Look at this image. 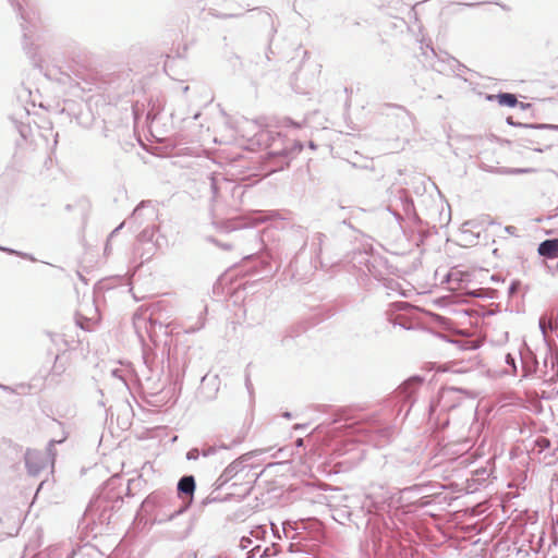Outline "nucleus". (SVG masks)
Masks as SVG:
<instances>
[{"label": "nucleus", "instance_id": "nucleus-35", "mask_svg": "<svg viewBox=\"0 0 558 558\" xmlns=\"http://www.w3.org/2000/svg\"><path fill=\"white\" fill-rule=\"evenodd\" d=\"M75 323H76V326L80 327L81 329L85 330V331H90L92 330V319L86 317V316H83L81 314H76L75 315Z\"/></svg>", "mask_w": 558, "mask_h": 558}, {"label": "nucleus", "instance_id": "nucleus-57", "mask_svg": "<svg viewBox=\"0 0 558 558\" xmlns=\"http://www.w3.org/2000/svg\"><path fill=\"white\" fill-rule=\"evenodd\" d=\"M283 122L287 126L299 128V124L295 121H293L291 118H284Z\"/></svg>", "mask_w": 558, "mask_h": 558}, {"label": "nucleus", "instance_id": "nucleus-31", "mask_svg": "<svg viewBox=\"0 0 558 558\" xmlns=\"http://www.w3.org/2000/svg\"><path fill=\"white\" fill-rule=\"evenodd\" d=\"M260 475H262V472H259V473H254V474H253V477H254V480H253V481H246L244 484L233 483V484L231 485V487L236 488V487L244 486V488H243V490H242V496H243V497H246V496H248V495L252 493V490H253V488H254V484H255V482L258 480V477H259Z\"/></svg>", "mask_w": 558, "mask_h": 558}, {"label": "nucleus", "instance_id": "nucleus-47", "mask_svg": "<svg viewBox=\"0 0 558 558\" xmlns=\"http://www.w3.org/2000/svg\"><path fill=\"white\" fill-rule=\"evenodd\" d=\"M521 286L519 280H513L509 286V293L513 294L517 292V289Z\"/></svg>", "mask_w": 558, "mask_h": 558}, {"label": "nucleus", "instance_id": "nucleus-17", "mask_svg": "<svg viewBox=\"0 0 558 558\" xmlns=\"http://www.w3.org/2000/svg\"><path fill=\"white\" fill-rule=\"evenodd\" d=\"M220 379L218 375L205 374L201 379L197 396L203 401H211L216 399L219 391Z\"/></svg>", "mask_w": 558, "mask_h": 558}, {"label": "nucleus", "instance_id": "nucleus-64", "mask_svg": "<svg viewBox=\"0 0 558 558\" xmlns=\"http://www.w3.org/2000/svg\"><path fill=\"white\" fill-rule=\"evenodd\" d=\"M506 231H507L508 233H510V234H513V233H514V231H515V227H513V226H508V227H506Z\"/></svg>", "mask_w": 558, "mask_h": 558}, {"label": "nucleus", "instance_id": "nucleus-41", "mask_svg": "<svg viewBox=\"0 0 558 558\" xmlns=\"http://www.w3.org/2000/svg\"><path fill=\"white\" fill-rule=\"evenodd\" d=\"M208 179L210 181V191L213 193V196L216 197L219 194L218 181L213 173L209 174Z\"/></svg>", "mask_w": 558, "mask_h": 558}, {"label": "nucleus", "instance_id": "nucleus-63", "mask_svg": "<svg viewBox=\"0 0 558 558\" xmlns=\"http://www.w3.org/2000/svg\"><path fill=\"white\" fill-rule=\"evenodd\" d=\"M255 557H256V553L254 551V549L246 551V558H255Z\"/></svg>", "mask_w": 558, "mask_h": 558}, {"label": "nucleus", "instance_id": "nucleus-18", "mask_svg": "<svg viewBox=\"0 0 558 558\" xmlns=\"http://www.w3.org/2000/svg\"><path fill=\"white\" fill-rule=\"evenodd\" d=\"M492 475V470L486 466H481L476 470L471 471L470 476L466 478V490L468 493H475L482 487H486Z\"/></svg>", "mask_w": 558, "mask_h": 558}, {"label": "nucleus", "instance_id": "nucleus-7", "mask_svg": "<svg viewBox=\"0 0 558 558\" xmlns=\"http://www.w3.org/2000/svg\"><path fill=\"white\" fill-rule=\"evenodd\" d=\"M444 486L438 482H423L401 489V498L405 500L407 511L414 512L433 505H442L447 496Z\"/></svg>", "mask_w": 558, "mask_h": 558}, {"label": "nucleus", "instance_id": "nucleus-13", "mask_svg": "<svg viewBox=\"0 0 558 558\" xmlns=\"http://www.w3.org/2000/svg\"><path fill=\"white\" fill-rule=\"evenodd\" d=\"M399 201L402 206V210L405 215V217L417 228V232L420 235V239L424 241L427 239L432 232L429 230H425L424 227H427L428 223L425 222L417 214L414 205V201L411 197V195L403 191L401 192L399 196Z\"/></svg>", "mask_w": 558, "mask_h": 558}, {"label": "nucleus", "instance_id": "nucleus-50", "mask_svg": "<svg viewBox=\"0 0 558 558\" xmlns=\"http://www.w3.org/2000/svg\"><path fill=\"white\" fill-rule=\"evenodd\" d=\"M245 387H246L248 393L252 396L253 395V385H252L248 374L245 375Z\"/></svg>", "mask_w": 558, "mask_h": 558}, {"label": "nucleus", "instance_id": "nucleus-6", "mask_svg": "<svg viewBox=\"0 0 558 558\" xmlns=\"http://www.w3.org/2000/svg\"><path fill=\"white\" fill-rule=\"evenodd\" d=\"M177 498L171 490L156 489L151 492L141 504L137 515L143 517L151 524H163L183 514Z\"/></svg>", "mask_w": 558, "mask_h": 558}, {"label": "nucleus", "instance_id": "nucleus-32", "mask_svg": "<svg viewBox=\"0 0 558 558\" xmlns=\"http://www.w3.org/2000/svg\"><path fill=\"white\" fill-rule=\"evenodd\" d=\"M12 122L15 125L16 131L21 135L23 140H26L31 134V126L28 123H24L22 121H17L15 118H11Z\"/></svg>", "mask_w": 558, "mask_h": 558}, {"label": "nucleus", "instance_id": "nucleus-37", "mask_svg": "<svg viewBox=\"0 0 558 558\" xmlns=\"http://www.w3.org/2000/svg\"><path fill=\"white\" fill-rule=\"evenodd\" d=\"M206 240L208 242L214 243L215 245L221 247L225 251H230L233 247V244L231 242H221L211 235L207 236Z\"/></svg>", "mask_w": 558, "mask_h": 558}, {"label": "nucleus", "instance_id": "nucleus-30", "mask_svg": "<svg viewBox=\"0 0 558 558\" xmlns=\"http://www.w3.org/2000/svg\"><path fill=\"white\" fill-rule=\"evenodd\" d=\"M262 22L264 24H269L270 25V32H269L270 39H269L268 51L266 52V58L269 60L270 59L269 53H274V51L271 49V40H272V37L275 36V34L277 33V27L275 26L272 16H271V14L269 12H264L263 13Z\"/></svg>", "mask_w": 558, "mask_h": 558}, {"label": "nucleus", "instance_id": "nucleus-43", "mask_svg": "<svg viewBox=\"0 0 558 558\" xmlns=\"http://www.w3.org/2000/svg\"><path fill=\"white\" fill-rule=\"evenodd\" d=\"M293 338H294V336H293V333H292V330H288V331L286 332V335H284V336L282 337V339H281V343H282V345H284V347L290 345V342L293 340Z\"/></svg>", "mask_w": 558, "mask_h": 558}, {"label": "nucleus", "instance_id": "nucleus-8", "mask_svg": "<svg viewBox=\"0 0 558 558\" xmlns=\"http://www.w3.org/2000/svg\"><path fill=\"white\" fill-rule=\"evenodd\" d=\"M364 507L379 515L384 513L391 514L399 508H403L407 511L405 500L401 498V489L395 493L384 486H373L371 488L365 496Z\"/></svg>", "mask_w": 558, "mask_h": 558}, {"label": "nucleus", "instance_id": "nucleus-22", "mask_svg": "<svg viewBox=\"0 0 558 558\" xmlns=\"http://www.w3.org/2000/svg\"><path fill=\"white\" fill-rule=\"evenodd\" d=\"M537 253L545 259L558 258V238L546 239L537 246Z\"/></svg>", "mask_w": 558, "mask_h": 558}, {"label": "nucleus", "instance_id": "nucleus-16", "mask_svg": "<svg viewBox=\"0 0 558 558\" xmlns=\"http://www.w3.org/2000/svg\"><path fill=\"white\" fill-rule=\"evenodd\" d=\"M520 363L523 378H538L541 365L536 355L530 348L520 351Z\"/></svg>", "mask_w": 558, "mask_h": 558}, {"label": "nucleus", "instance_id": "nucleus-19", "mask_svg": "<svg viewBox=\"0 0 558 558\" xmlns=\"http://www.w3.org/2000/svg\"><path fill=\"white\" fill-rule=\"evenodd\" d=\"M25 468L28 475L37 476L45 468L43 454L38 450L27 449L24 453Z\"/></svg>", "mask_w": 558, "mask_h": 558}, {"label": "nucleus", "instance_id": "nucleus-44", "mask_svg": "<svg viewBox=\"0 0 558 558\" xmlns=\"http://www.w3.org/2000/svg\"><path fill=\"white\" fill-rule=\"evenodd\" d=\"M0 251L7 253L9 255H14L17 257H20V254H21V251H17V250L9 247V246H3V245H0Z\"/></svg>", "mask_w": 558, "mask_h": 558}, {"label": "nucleus", "instance_id": "nucleus-51", "mask_svg": "<svg viewBox=\"0 0 558 558\" xmlns=\"http://www.w3.org/2000/svg\"><path fill=\"white\" fill-rule=\"evenodd\" d=\"M158 112L159 108H156L154 105L153 108L147 112V119H155Z\"/></svg>", "mask_w": 558, "mask_h": 558}, {"label": "nucleus", "instance_id": "nucleus-52", "mask_svg": "<svg viewBox=\"0 0 558 558\" xmlns=\"http://www.w3.org/2000/svg\"><path fill=\"white\" fill-rule=\"evenodd\" d=\"M395 306L399 311H407L410 307V304L408 302H397V303H395Z\"/></svg>", "mask_w": 558, "mask_h": 558}, {"label": "nucleus", "instance_id": "nucleus-3", "mask_svg": "<svg viewBox=\"0 0 558 558\" xmlns=\"http://www.w3.org/2000/svg\"><path fill=\"white\" fill-rule=\"evenodd\" d=\"M251 147L266 149L265 161L268 173H275L287 169L292 159L301 154L304 145L301 141L290 140L281 132L268 128L259 129L250 140Z\"/></svg>", "mask_w": 558, "mask_h": 558}, {"label": "nucleus", "instance_id": "nucleus-49", "mask_svg": "<svg viewBox=\"0 0 558 558\" xmlns=\"http://www.w3.org/2000/svg\"><path fill=\"white\" fill-rule=\"evenodd\" d=\"M215 501H218V498L217 497H206L204 498L202 501H201V507L204 508L206 507L207 505H209L210 502H215Z\"/></svg>", "mask_w": 558, "mask_h": 558}, {"label": "nucleus", "instance_id": "nucleus-38", "mask_svg": "<svg viewBox=\"0 0 558 558\" xmlns=\"http://www.w3.org/2000/svg\"><path fill=\"white\" fill-rule=\"evenodd\" d=\"M505 362L511 368L512 373L517 374V372H518L517 357L511 353H507L505 356Z\"/></svg>", "mask_w": 558, "mask_h": 558}, {"label": "nucleus", "instance_id": "nucleus-42", "mask_svg": "<svg viewBox=\"0 0 558 558\" xmlns=\"http://www.w3.org/2000/svg\"><path fill=\"white\" fill-rule=\"evenodd\" d=\"M252 544H253V541H252V538H251L250 536H242V537L240 538V544H239V546H240V548H241V549L245 550V549H247Z\"/></svg>", "mask_w": 558, "mask_h": 558}, {"label": "nucleus", "instance_id": "nucleus-45", "mask_svg": "<svg viewBox=\"0 0 558 558\" xmlns=\"http://www.w3.org/2000/svg\"><path fill=\"white\" fill-rule=\"evenodd\" d=\"M124 227V222H121L118 227H116L110 233L109 235L107 236L109 241H111L114 236H117L119 234V232L122 230V228Z\"/></svg>", "mask_w": 558, "mask_h": 558}, {"label": "nucleus", "instance_id": "nucleus-20", "mask_svg": "<svg viewBox=\"0 0 558 558\" xmlns=\"http://www.w3.org/2000/svg\"><path fill=\"white\" fill-rule=\"evenodd\" d=\"M478 168L485 172L494 173V174H501V175L527 174V173H534L537 171V169L532 168V167H525V168L494 167V166H489L485 162H480Z\"/></svg>", "mask_w": 558, "mask_h": 558}, {"label": "nucleus", "instance_id": "nucleus-62", "mask_svg": "<svg viewBox=\"0 0 558 558\" xmlns=\"http://www.w3.org/2000/svg\"><path fill=\"white\" fill-rule=\"evenodd\" d=\"M47 336H49V338L51 339L52 342H56V338H59L58 333H54L51 331H47Z\"/></svg>", "mask_w": 558, "mask_h": 558}, {"label": "nucleus", "instance_id": "nucleus-59", "mask_svg": "<svg viewBox=\"0 0 558 558\" xmlns=\"http://www.w3.org/2000/svg\"><path fill=\"white\" fill-rule=\"evenodd\" d=\"M270 549L268 547L264 548L263 551L259 554V558H268L269 557Z\"/></svg>", "mask_w": 558, "mask_h": 558}, {"label": "nucleus", "instance_id": "nucleus-23", "mask_svg": "<svg viewBox=\"0 0 558 558\" xmlns=\"http://www.w3.org/2000/svg\"><path fill=\"white\" fill-rule=\"evenodd\" d=\"M169 375L171 377V391L174 397V403L177 402L179 396L181 395L183 387V378H184V369H180L179 366L175 368L169 365Z\"/></svg>", "mask_w": 558, "mask_h": 558}, {"label": "nucleus", "instance_id": "nucleus-26", "mask_svg": "<svg viewBox=\"0 0 558 558\" xmlns=\"http://www.w3.org/2000/svg\"><path fill=\"white\" fill-rule=\"evenodd\" d=\"M387 320L392 326H395V327L399 326V327L403 328L404 330H415L421 327L420 323H417V322L410 320V319H402L401 317L392 315V314L388 315Z\"/></svg>", "mask_w": 558, "mask_h": 558}, {"label": "nucleus", "instance_id": "nucleus-46", "mask_svg": "<svg viewBox=\"0 0 558 558\" xmlns=\"http://www.w3.org/2000/svg\"><path fill=\"white\" fill-rule=\"evenodd\" d=\"M153 247H154V244H151V246L149 247L148 252H145V253L141 254L142 263L148 262L151 258V256L154 254Z\"/></svg>", "mask_w": 558, "mask_h": 558}, {"label": "nucleus", "instance_id": "nucleus-48", "mask_svg": "<svg viewBox=\"0 0 558 558\" xmlns=\"http://www.w3.org/2000/svg\"><path fill=\"white\" fill-rule=\"evenodd\" d=\"M20 257L23 258V259H26V260H31V262H37L36 257L31 254V253H26V252H22L21 251V254H20Z\"/></svg>", "mask_w": 558, "mask_h": 558}, {"label": "nucleus", "instance_id": "nucleus-55", "mask_svg": "<svg viewBox=\"0 0 558 558\" xmlns=\"http://www.w3.org/2000/svg\"><path fill=\"white\" fill-rule=\"evenodd\" d=\"M445 57L449 62L456 63L459 68H465L463 64H461L454 57L449 56L447 52L445 53Z\"/></svg>", "mask_w": 558, "mask_h": 558}, {"label": "nucleus", "instance_id": "nucleus-5", "mask_svg": "<svg viewBox=\"0 0 558 558\" xmlns=\"http://www.w3.org/2000/svg\"><path fill=\"white\" fill-rule=\"evenodd\" d=\"M335 241L327 236L325 233L317 232L314 234L312 239V250L314 253V259L311 257L310 260L304 259V264L300 266L301 258L304 255V250L306 246V241H304L300 251L293 256L290 262V268L292 270L293 277L302 280L307 277L308 274L313 272L314 269H317V264L320 267H324L328 264H333V257L338 254L336 252Z\"/></svg>", "mask_w": 558, "mask_h": 558}, {"label": "nucleus", "instance_id": "nucleus-36", "mask_svg": "<svg viewBox=\"0 0 558 558\" xmlns=\"http://www.w3.org/2000/svg\"><path fill=\"white\" fill-rule=\"evenodd\" d=\"M246 434L247 432L245 429H241L238 435L229 444H227L228 450L241 445L244 441Z\"/></svg>", "mask_w": 558, "mask_h": 558}, {"label": "nucleus", "instance_id": "nucleus-53", "mask_svg": "<svg viewBox=\"0 0 558 558\" xmlns=\"http://www.w3.org/2000/svg\"><path fill=\"white\" fill-rule=\"evenodd\" d=\"M241 13H219V14H216V16L220 17V19H229V17H236V16H240Z\"/></svg>", "mask_w": 558, "mask_h": 558}, {"label": "nucleus", "instance_id": "nucleus-21", "mask_svg": "<svg viewBox=\"0 0 558 558\" xmlns=\"http://www.w3.org/2000/svg\"><path fill=\"white\" fill-rule=\"evenodd\" d=\"M245 266L252 263V266H247L246 272L252 275H259L267 271V268H270V263L268 259L257 256L256 254H250L244 257ZM270 271V269H268Z\"/></svg>", "mask_w": 558, "mask_h": 558}, {"label": "nucleus", "instance_id": "nucleus-15", "mask_svg": "<svg viewBox=\"0 0 558 558\" xmlns=\"http://www.w3.org/2000/svg\"><path fill=\"white\" fill-rule=\"evenodd\" d=\"M256 456V451H250L238 459L233 460L219 475V477L214 483L215 490L221 489L225 485H227L233 477L239 475L246 465L244 462L248 461L251 458Z\"/></svg>", "mask_w": 558, "mask_h": 558}, {"label": "nucleus", "instance_id": "nucleus-11", "mask_svg": "<svg viewBox=\"0 0 558 558\" xmlns=\"http://www.w3.org/2000/svg\"><path fill=\"white\" fill-rule=\"evenodd\" d=\"M10 4L16 11L20 19L23 21L21 23V27L23 31V49L25 50L26 54L32 60V63L34 66H40L41 59L37 58L36 51L33 49V44H28V38L31 36L32 31L29 29L28 25L32 26V19L29 17L28 13L23 7V3L25 0H9Z\"/></svg>", "mask_w": 558, "mask_h": 558}, {"label": "nucleus", "instance_id": "nucleus-60", "mask_svg": "<svg viewBox=\"0 0 558 558\" xmlns=\"http://www.w3.org/2000/svg\"><path fill=\"white\" fill-rule=\"evenodd\" d=\"M489 1H487L488 3ZM483 3H486V1H478V2H470V3H463L465 7H470V8H473V7H477V5H481Z\"/></svg>", "mask_w": 558, "mask_h": 558}, {"label": "nucleus", "instance_id": "nucleus-39", "mask_svg": "<svg viewBox=\"0 0 558 558\" xmlns=\"http://www.w3.org/2000/svg\"><path fill=\"white\" fill-rule=\"evenodd\" d=\"M201 456V450L199 448H196V447H193L191 448L186 454H185V458L189 460V461H196Z\"/></svg>", "mask_w": 558, "mask_h": 558}, {"label": "nucleus", "instance_id": "nucleus-2", "mask_svg": "<svg viewBox=\"0 0 558 558\" xmlns=\"http://www.w3.org/2000/svg\"><path fill=\"white\" fill-rule=\"evenodd\" d=\"M136 480H128L126 484L121 475H113L98 488L97 493L89 500L85 512L80 521L82 529L97 534L109 531V524L113 514L124 504V496H133L131 485Z\"/></svg>", "mask_w": 558, "mask_h": 558}, {"label": "nucleus", "instance_id": "nucleus-1", "mask_svg": "<svg viewBox=\"0 0 558 558\" xmlns=\"http://www.w3.org/2000/svg\"><path fill=\"white\" fill-rule=\"evenodd\" d=\"M422 383L421 376H413L384 401L378 412L354 414L347 418L344 422L347 436L354 441L372 442L376 447L387 444L396 428L392 421L401 415L405 405L408 409L403 420L408 416L414 403L416 389Z\"/></svg>", "mask_w": 558, "mask_h": 558}, {"label": "nucleus", "instance_id": "nucleus-12", "mask_svg": "<svg viewBox=\"0 0 558 558\" xmlns=\"http://www.w3.org/2000/svg\"><path fill=\"white\" fill-rule=\"evenodd\" d=\"M196 490V478L193 474L182 475L175 487L177 499H180L179 506L184 513L192 507Z\"/></svg>", "mask_w": 558, "mask_h": 558}, {"label": "nucleus", "instance_id": "nucleus-25", "mask_svg": "<svg viewBox=\"0 0 558 558\" xmlns=\"http://www.w3.org/2000/svg\"><path fill=\"white\" fill-rule=\"evenodd\" d=\"M507 124L515 128L525 129H554L558 130V124H549V123H522L518 122L513 119V117L509 116L506 119Z\"/></svg>", "mask_w": 558, "mask_h": 558}, {"label": "nucleus", "instance_id": "nucleus-29", "mask_svg": "<svg viewBox=\"0 0 558 558\" xmlns=\"http://www.w3.org/2000/svg\"><path fill=\"white\" fill-rule=\"evenodd\" d=\"M199 450L202 457L208 458L210 456H214L218 450H228V447L227 442L218 440L214 445L204 444Z\"/></svg>", "mask_w": 558, "mask_h": 558}, {"label": "nucleus", "instance_id": "nucleus-10", "mask_svg": "<svg viewBox=\"0 0 558 558\" xmlns=\"http://www.w3.org/2000/svg\"><path fill=\"white\" fill-rule=\"evenodd\" d=\"M524 131L525 132L518 138V142L522 147L531 148L537 153H543L550 149L556 143L553 132H558V130L525 129Z\"/></svg>", "mask_w": 558, "mask_h": 558}, {"label": "nucleus", "instance_id": "nucleus-34", "mask_svg": "<svg viewBox=\"0 0 558 558\" xmlns=\"http://www.w3.org/2000/svg\"><path fill=\"white\" fill-rule=\"evenodd\" d=\"M110 374L113 378H117L118 380H120L126 389H130L129 383H128L129 371L116 367V368L111 369Z\"/></svg>", "mask_w": 558, "mask_h": 558}, {"label": "nucleus", "instance_id": "nucleus-40", "mask_svg": "<svg viewBox=\"0 0 558 558\" xmlns=\"http://www.w3.org/2000/svg\"><path fill=\"white\" fill-rule=\"evenodd\" d=\"M384 286L386 289L390 290V291H396L398 292L399 289H400V283L395 280V279H386L384 281Z\"/></svg>", "mask_w": 558, "mask_h": 558}, {"label": "nucleus", "instance_id": "nucleus-54", "mask_svg": "<svg viewBox=\"0 0 558 558\" xmlns=\"http://www.w3.org/2000/svg\"><path fill=\"white\" fill-rule=\"evenodd\" d=\"M388 210L393 215V217L396 218V220L401 223L402 221V216L401 214H399L397 210L392 209L391 206L388 207Z\"/></svg>", "mask_w": 558, "mask_h": 558}, {"label": "nucleus", "instance_id": "nucleus-58", "mask_svg": "<svg viewBox=\"0 0 558 558\" xmlns=\"http://www.w3.org/2000/svg\"><path fill=\"white\" fill-rule=\"evenodd\" d=\"M517 107H519L521 110L525 111L532 107V104L519 101Z\"/></svg>", "mask_w": 558, "mask_h": 558}, {"label": "nucleus", "instance_id": "nucleus-56", "mask_svg": "<svg viewBox=\"0 0 558 558\" xmlns=\"http://www.w3.org/2000/svg\"><path fill=\"white\" fill-rule=\"evenodd\" d=\"M546 268H547L548 272H550L551 275H555L556 272H558V262L555 264V266L546 264Z\"/></svg>", "mask_w": 558, "mask_h": 558}, {"label": "nucleus", "instance_id": "nucleus-27", "mask_svg": "<svg viewBox=\"0 0 558 558\" xmlns=\"http://www.w3.org/2000/svg\"><path fill=\"white\" fill-rule=\"evenodd\" d=\"M495 97L500 107L514 108L519 104L517 95L512 93L499 92Z\"/></svg>", "mask_w": 558, "mask_h": 558}, {"label": "nucleus", "instance_id": "nucleus-9", "mask_svg": "<svg viewBox=\"0 0 558 558\" xmlns=\"http://www.w3.org/2000/svg\"><path fill=\"white\" fill-rule=\"evenodd\" d=\"M266 221V215L262 211H253L247 215L214 221L218 232L229 234L239 230H248L247 235L254 241L259 239L258 232L254 230L256 226Z\"/></svg>", "mask_w": 558, "mask_h": 558}, {"label": "nucleus", "instance_id": "nucleus-61", "mask_svg": "<svg viewBox=\"0 0 558 558\" xmlns=\"http://www.w3.org/2000/svg\"><path fill=\"white\" fill-rule=\"evenodd\" d=\"M110 251H111V241H109L107 239L106 244H105V254L108 255L110 253Z\"/></svg>", "mask_w": 558, "mask_h": 558}, {"label": "nucleus", "instance_id": "nucleus-4", "mask_svg": "<svg viewBox=\"0 0 558 558\" xmlns=\"http://www.w3.org/2000/svg\"><path fill=\"white\" fill-rule=\"evenodd\" d=\"M477 393L464 387L444 386L435 399L430 400L428 407V422L438 430L449 426L448 413L462 404V399L474 400Z\"/></svg>", "mask_w": 558, "mask_h": 558}, {"label": "nucleus", "instance_id": "nucleus-28", "mask_svg": "<svg viewBox=\"0 0 558 558\" xmlns=\"http://www.w3.org/2000/svg\"><path fill=\"white\" fill-rule=\"evenodd\" d=\"M57 424H58V426L60 428H62V436L59 439H51V440H49V442L47 445V448H46L47 454L50 457V459L52 461H54L56 456H57L56 445L64 442L66 440V438H68V435H69L68 432L64 430L63 424L61 422L57 421Z\"/></svg>", "mask_w": 558, "mask_h": 558}, {"label": "nucleus", "instance_id": "nucleus-14", "mask_svg": "<svg viewBox=\"0 0 558 558\" xmlns=\"http://www.w3.org/2000/svg\"><path fill=\"white\" fill-rule=\"evenodd\" d=\"M544 384L551 386L558 380V350L546 347V353L538 374Z\"/></svg>", "mask_w": 558, "mask_h": 558}, {"label": "nucleus", "instance_id": "nucleus-33", "mask_svg": "<svg viewBox=\"0 0 558 558\" xmlns=\"http://www.w3.org/2000/svg\"><path fill=\"white\" fill-rule=\"evenodd\" d=\"M155 227H146L143 229L140 234L137 235V240L142 243H148L151 244L153 238L155 235Z\"/></svg>", "mask_w": 558, "mask_h": 558}, {"label": "nucleus", "instance_id": "nucleus-24", "mask_svg": "<svg viewBox=\"0 0 558 558\" xmlns=\"http://www.w3.org/2000/svg\"><path fill=\"white\" fill-rule=\"evenodd\" d=\"M154 218L156 216L155 209L150 206V202H141L131 215V219L138 220L143 217Z\"/></svg>", "mask_w": 558, "mask_h": 558}]
</instances>
